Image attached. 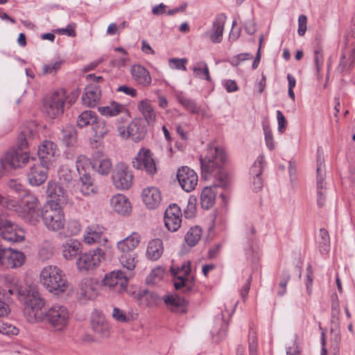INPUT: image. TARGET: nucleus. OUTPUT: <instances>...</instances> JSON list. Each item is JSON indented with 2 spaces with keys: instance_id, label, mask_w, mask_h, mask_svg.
Masks as SVG:
<instances>
[{
  "instance_id": "obj_1",
  "label": "nucleus",
  "mask_w": 355,
  "mask_h": 355,
  "mask_svg": "<svg viewBox=\"0 0 355 355\" xmlns=\"http://www.w3.org/2000/svg\"><path fill=\"white\" fill-rule=\"evenodd\" d=\"M202 177L207 180L214 176L220 181L221 187L227 186V176L223 168L227 162L226 155L222 148L213 145L208 146L207 153L200 158Z\"/></svg>"
},
{
  "instance_id": "obj_2",
  "label": "nucleus",
  "mask_w": 355,
  "mask_h": 355,
  "mask_svg": "<svg viewBox=\"0 0 355 355\" xmlns=\"http://www.w3.org/2000/svg\"><path fill=\"white\" fill-rule=\"evenodd\" d=\"M36 135V128L33 123L21 127L17 137V146L19 150H15L8 153L6 156V162L13 168L21 167L26 164L32 162L27 153L21 150L31 144Z\"/></svg>"
},
{
  "instance_id": "obj_3",
  "label": "nucleus",
  "mask_w": 355,
  "mask_h": 355,
  "mask_svg": "<svg viewBox=\"0 0 355 355\" xmlns=\"http://www.w3.org/2000/svg\"><path fill=\"white\" fill-rule=\"evenodd\" d=\"M40 282L46 290L58 295L66 291L69 286L64 273L55 266H47L42 270Z\"/></svg>"
},
{
  "instance_id": "obj_4",
  "label": "nucleus",
  "mask_w": 355,
  "mask_h": 355,
  "mask_svg": "<svg viewBox=\"0 0 355 355\" xmlns=\"http://www.w3.org/2000/svg\"><path fill=\"white\" fill-rule=\"evenodd\" d=\"M141 236L132 232L130 236L117 243V248L120 252L119 260L121 266L129 271L135 269L137 263V254L134 250L139 245Z\"/></svg>"
},
{
  "instance_id": "obj_5",
  "label": "nucleus",
  "mask_w": 355,
  "mask_h": 355,
  "mask_svg": "<svg viewBox=\"0 0 355 355\" xmlns=\"http://www.w3.org/2000/svg\"><path fill=\"white\" fill-rule=\"evenodd\" d=\"M76 168L79 174L77 181V188L80 192L85 196L96 194L98 192V187L94 184V180L89 173L91 168V161L85 155H80L76 162Z\"/></svg>"
},
{
  "instance_id": "obj_6",
  "label": "nucleus",
  "mask_w": 355,
  "mask_h": 355,
  "mask_svg": "<svg viewBox=\"0 0 355 355\" xmlns=\"http://www.w3.org/2000/svg\"><path fill=\"white\" fill-rule=\"evenodd\" d=\"M15 210L31 225H35L39 221L42 211L37 198L30 192H26L21 199V205Z\"/></svg>"
},
{
  "instance_id": "obj_7",
  "label": "nucleus",
  "mask_w": 355,
  "mask_h": 355,
  "mask_svg": "<svg viewBox=\"0 0 355 355\" xmlns=\"http://www.w3.org/2000/svg\"><path fill=\"white\" fill-rule=\"evenodd\" d=\"M49 230L57 232L64 227L65 220L62 209L58 202L51 201L42 208L41 216Z\"/></svg>"
},
{
  "instance_id": "obj_8",
  "label": "nucleus",
  "mask_w": 355,
  "mask_h": 355,
  "mask_svg": "<svg viewBox=\"0 0 355 355\" xmlns=\"http://www.w3.org/2000/svg\"><path fill=\"white\" fill-rule=\"evenodd\" d=\"M316 167V198L319 207H322L327 200V191L325 179V164L323 151L321 148H318Z\"/></svg>"
},
{
  "instance_id": "obj_9",
  "label": "nucleus",
  "mask_w": 355,
  "mask_h": 355,
  "mask_svg": "<svg viewBox=\"0 0 355 355\" xmlns=\"http://www.w3.org/2000/svg\"><path fill=\"white\" fill-rule=\"evenodd\" d=\"M44 319L55 330L62 331L68 324L69 313L66 306L55 304L46 311Z\"/></svg>"
},
{
  "instance_id": "obj_10",
  "label": "nucleus",
  "mask_w": 355,
  "mask_h": 355,
  "mask_svg": "<svg viewBox=\"0 0 355 355\" xmlns=\"http://www.w3.org/2000/svg\"><path fill=\"white\" fill-rule=\"evenodd\" d=\"M130 277L121 270L107 273L102 280V286L116 293L125 291Z\"/></svg>"
},
{
  "instance_id": "obj_11",
  "label": "nucleus",
  "mask_w": 355,
  "mask_h": 355,
  "mask_svg": "<svg viewBox=\"0 0 355 355\" xmlns=\"http://www.w3.org/2000/svg\"><path fill=\"white\" fill-rule=\"evenodd\" d=\"M104 250L98 247L82 254L76 261V266L80 271L91 270L99 266L104 259Z\"/></svg>"
},
{
  "instance_id": "obj_12",
  "label": "nucleus",
  "mask_w": 355,
  "mask_h": 355,
  "mask_svg": "<svg viewBox=\"0 0 355 355\" xmlns=\"http://www.w3.org/2000/svg\"><path fill=\"white\" fill-rule=\"evenodd\" d=\"M112 178V182L117 189L125 190L132 184L133 174L127 165L121 162L116 164Z\"/></svg>"
},
{
  "instance_id": "obj_13",
  "label": "nucleus",
  "mask_w": 355,
  "mask_h": 355,
  "mask_svg": "<svg viewBox=\"0 0 355 355\" xmlns=\"http://www.w3.org/2000/svg\"><path fill=\"white\" fill-rule=\"evenodd\" d=\"M66 100L65 89H60L52 94L49 100L45 103V110L51 118H55L64 112Z\"/></svg>"
},
{
  "instance_id": "obj_14",
  "label": "nucleus",
  "mask_w": 355,
  "mask_h": 355,
  "mask_svg": "<svg viewBox=\"0 0 355 355\" xmlns=\"http://www.w3.org/2000/svg\"><path fill=\"white\" fill-rule=\"evenodd\" d=\"M29 171L27 173L28 182L32 186H40L47 179L48 164H43L34 157L31 158Z\"/></svg>"
},
{
  "instance_id": "obj_15",
  "label": "nucleus",
  "mask_w": 355,
  "mask_h": 355,
  "mask_svg": "<svg viewBox=\"0 0 355 355\" xmlns=\"http://www.w3.org/2000/svg\"><path fill=\"white\" fill-rule=\"evenodd\" d=\"M22 295H25V311L29 313L31 318H35L37 312L44 306V300L37 291L31 288L23 291Z\"/></svg>"
},
{
  "instance_id": "obj_16",
  "label": "nucleus",
  "mask_w": 355,
  "mask_h": 355,
  "mask_svg": "<svg viewBox=\"0 0 355 355\" xmlns=\"http://www.w3.org/2000/svg\"><path fill=\"white\" fill-rule=\"evenodd\" d=\"M132 166L137 169L145 170L148 173L153 175L157 172L155 161L150 150L141 148L132 161Z\"/></svg>"
},
{
  "instance_id": "obj_17",
  "label": "nucleus",
  "mask_w": 355,
  "mask_h": 355,
  "mask_svg": "<svg viewBox=\"0 0 355 355\" xmlns=\"http://www.w3.org/2000/svg\"><path fill=\"white\" fill-rule=\"evenodd\" d=\"M119 135L123 138H131L134 141L137 142L144 138L146 131L137 119L132 120L127 126H119L118 128Z\"/></svg>"
},
{
  "instance_id": "obj_18",
  "label": "nucleus",
  "mask_w": 355,
  "mask_h": 355,
  "mask_svg": "<svg viewBox=\"0 0 355 355\" xmlns=\"http://www.w3.org/2000/svg\"><path fill=\"white\" fill-rule=\"evenodd\" d=\"M177 178L182 189L187 192L193 191L198 180L196 173L188 166L178 169Z\"/></svg>"
},
{
  "instance_id": "obj_19",
  "label": "nucleus",
  "mask_w": 355,
  "mask_h": 355,
  "mask_svg": "<svg viewBox=\"0 0 355 355\" xmlns=\"http://www.w3.org/2000/svg\"><path fill=\"white\" fill-rule=\"evenodd\" d=\"M84 241L89 245H105L107 239L104 234V228L98 225L88 226L85 231Z\"/></svg>"
},
{
  "instance_id": "obj_20",
  "label": "nucleus",
  "mask_w": 355,
  "mask_h": 355,
  "mask_svg": "<svg viewBox=\"0 0 355 355\" xmlns=\"http://www.w3.org/2000/svg\"><path fill=\"white\" fill-rule=\"evenodd\" d=\"M0 236L5 241L17 243L24 240V232L18 228L17 225L10 222L0 229Z\"/></svg>"
},
{
  "instance_id": "obj_21",
  "label": "nucleus",
  "mask_w": 355,
  "mask_h": 355,
  "mask_svg": "<svg viewBox=\"0 0 355 355\" xmlns=\"http://www.w3.org/2000/svg\"><path fill=\"white\" fill-rule=\"evenodd\" d=\"M91 328L101 338H107L110 335L108 324L104 315L99 311H95L92 313Z\"/></svg>"
},
{
  "instance_id": "obj_22",
  "label": "nucleus",
  "mask_w": 355,
  "mask_h": 355,
  "mask_svg": "<svg viewBox=\"0 0 355 355\" xmlns=\"http://www.w3.org/2000/svg\"><path fill=\"white\" fill-rule=\"evenodd\" d=\"M58 153V149L57 146L53 141H45L38 148V161L43 163V164L49 165Z\"/></svg>"
},
{
  "instance_id": "obj_23",
  "label": "nucleus",
  "mask_w": 355,
  "mask_h": 355,
  "mask_svg": "<svg viewBox=\"0 0 355 355\" xmlns=\"http://www.w3.org/2000/svg\"><path fill=\"white\" fill-rule=\"evenodd\" d=\"M142 200L146 206L150 209L157 208L162 202V194L159 189L150 187L143 189Z\"/></svg>"
},
{
  "instance_id": "obj_24",
  "label": "nucleus",
  "mask_w": 355,
  "mask_h": 355,
  "mask_svg": "<svg viewBox=\"0 0 355 355\" xmlns=\"http://www.w3.org/2000/svg\"><path fill=\"white\" fill-rule=\"evenodd\" d=\"M110 205L115 212L122 216L128 215L132 211L130 202L123 194L113 196L110 199Z\"/></svg>"
},
{
  "instance_id": "obj_25",
  "label": "nucleus",
  "mask_w": 355,
  "mask_h": 355,
  "mask_svg": "<svg viewBox=\"0 0 355 355\" xmlns=\"http://www.w3.org/2000/svg\"><path fill=\"white\" fill-rule=\"evenodd\" d=\"M64 184H61L60 182L56 183L55 182H49L46 193L47 195L59 203H65L67 201L68 191Z\"/></svg>"
},
{
  "instance_id": "obj_26",
  "label": "nucleus",
  "mask_w": 355,
  "mask_h": 355,
  "mask_svg": "<svg viewBox=\"0 0 355 355\" xmlns=\"http://www.w3.org/2000/svg\"><path fill=\"white\" fill-rule=\"evenodd\" d=\"M101 90L100 87L96 84L87 85L82 96L83 103L88 107H94L100 101Z\"/></svg>"
},
{
  "instance_id": "obj_27",
  "label": "nucleus",
  "mask_w": 355,
  "mask_h": 355,
  "mask_svg": "<svg viewBox=\"0 0 355 355\" xmlns=\"http://www.w3.org/2000/svg\"><path fill=\"white\" fill-rule=\"evenodd\" d=\"M226 17L224 14L218 15L213 22L212 27L207 33L213 43H220L223 40V33Z\"/></svg>"
},
{
  "instance_id": "obj_28",
  "label": "nucleus",
  "mask_w": 355,
  "mask_h": 355,
  "mask_svg": "<svg viewBox=\"0 0 355 355\" xmlns=\"http://www.w3.org/2000/svg\"><path fill=\"white\" fill-rule=\"evenodd\" d=\"M98 112L101 115L106 117L117 116L120 113L122 114V119L128 118V110L124 105L116 102H111L106 106L98 107Z\"/></svg>"
},
{
  "instance_id": "obj_29",
  "label": "nucleus",
  "mask_w": 355,
  "mask_h": 355,
  "mask_svg": "<svg viewBox=\"0 0 355 355\" xmlns=\"http://www.w3.org/2000/svg\"><path fill=\"white\" fill-rule=\"evenodd\" d=\"M132 78L144 87H148L151 84V76L149 71L140 64H135L131 68Z\"/></svg>"
},
{
  "instance_id": "obj_30",
  "label": "nucleus",
  "mask_w": 355,
  "mask_h": 355,
  "mask_svg": "<svg viewBox=\"0 0 355 355\" xmlns=\"http://www.w3.org/2000/svg\"><path fill=\"white\" fill-rule=\"evenodd\" d=\"M219 184L220 181H218L213 186L206 187L202 191L200 202L203 209H209L214 205L216 195V189L218 187H222Z\"/></svg>"
},
{
  "instance_id": "obj_31",
  "label": "nucleus",
  "mask_w": 355,
  "mask_h": 355,
  "mask_svg": "<svg viewBox=\"0 0 355 355\" xmlns=\"http://www.w3.org/2000/svg\"><path fill=\"white\" fill-rule=\"evenodd\" d=\"M76 170H73L67 164L62 165L58 171L60 184H64L65 187L73 186L76 181Z\"/></svg>"
},
{
  "instance_id": "obj_32",
  "label": "nucleus",
  "mask_w": 355,
  "mask_h": 355,
  "mask_svg": "<svg viewBox=\"0 0 355 355\" xmlns=\"http://www.w3.org/2000/svg\"><path fill=\"white\" fill-rule=\"evenodd\" d=\"M164 247L162 241L159 239H153L149 241L146 255L151 261L158 260L163 254Z\"/></svg>"
},
{
  "instance_id": "obj_33",
  "label": "nucleus",
  "mask_w": 355,
  "mask_h": 355,
  "mask_svg": "<svg viewBox=\"0 0 355 355\" xmlns=\"http://www.w3.org/2000/svg\"><path fill=\"white\" fill-rule=\"evenodd\" d=\"M80 243L76 239H69L62 244V254L66 259H73L80 252Z\"/></svg>"
},
{
  "instance_id": "obj_34",
  "label": "nucleus",
  "mask_w": 355,
  "mask_h": 355,
  "mask_svg": "<svg viewBox=\"0 0 355 355\" xmlns=\"http://www.w3.org/2000/svg\"><path fill=\"white\" fill-rule=\"evenodd\" d=\"M164 300L171 311L178 313L186 312L187 302L184 298L174 295H166Z\"/></svg>"
},
{
  "instance_id": "obj_35",
  "label": "nucleus",
  "mask_w": 355,
  "mask_h": 355,
  "mask_svg": "<svg viewBox=\"0 0 355 355\" xmlns=\"http://www.w3.org/2000/svg\"><path fill=\"white\" fill-rule=\"evenodd\" d=\"M137 107L148 124L151 125L155 121L156 112L149 100L144 99L138 103Z\"/></svg>"
},
{
  "instance_id": "obj_36",
  "label": "nucleus",
  "mask_w": 355,
  "mask_h": 355,
  "mask_svg": "<svg viewBox=\"0 0 355 355\" xmlns=\"http://www.w3.org/2000/svg\"><path fill=\"white\" fill-rule=\"evenodd\" d=\"M316 243L321 254H327L330 249V239L327 230L320 229L315 236Z\"/></svg>"
},
{
  "instance_id": "obj_37",
  "label": "nucleus",
  "mask_w": 355,
  "mask_h": 355,
  "mask_svg": "<svg viewBox=\"0 0 355 355\" xmlns=\"http://www.w3.org/2000/svg\"><path fill=\"white\" fill-rule=\"evenodd\" d=\"M202 230L200 226L191 227L184 236L185 243L190 247L195 246L202 237Z\"/></svg>"
},
{
  "instance_id": "obj_38",
  "label": "nucleus",
  "mask_w": 355,
  "mask_h": 355,
  "mask_svg": "<svg viewBox=\"0 0 355 355\" xmlns=\"http://www.w3.org/2000/svg\"><path fill=\"white\" fill-rule=\"evenodd\" d=\"M97 116L96 113L93 111H84L78 116L76 121L77 126L80 128L87 125L92 126L94 123L96 122V120H97Z\"/></svg>"
},
{
  "instance_id": "obj_39",
  "label": "nucleus",
  "mask_w": 355,
  "mask_h": 355,
  "mask_svg": "<svg viewBox=\"0 0 355 355\" xmlns=\"http://www.w3.org/2000/svg\"><path fill=\"white\" fill-rule=\"evenodd\" d=\"M61 139L66 146H73L77 141V132L76 128L71 125H67L62 130Z\"/></svg>"
},
{
  "instance_id": "obj_40",
  "label": "nucleus",
  "mask_w": 355,
  "mask_h": 355,
  "mask_svg": "<svg viewBox=\"0 0 355 355\" xmlns=\"http://www.w3.org/2000/svg\"><path fill=\"white\" fill-rule=\"evenodd\" d=\"M137 295L141 303H143L148 306L156 305L159 300V296L157 293L148 290L141 291Z\"/></svg>"
},
{
  "instance_id": "obj_41",
  "label": "nucleus",
  "mask_w": 355,
  "mask_h": 355,
  "mask_svg": "<svg viewBox=\"0 0 355 355\" xmlns=\"http://www.w3.org/2000/svg\"><path fill=\"white\" fill-rule=\"evenodd\" d=\"M194 284V277L189 276H178V280H175L174 286L175 289H182L184 292H189L192 290Z\"/></svg>"
},
{
  "instance_id": "obj_42",
  "label": "nucleus",
  "mask_w": 355,
  "mask_h": 355,
  "mask_svg": "<svg viewBox=\"0 0 355 355\" xmlns=\"http://www.w3.org/2000/svg\"><path fill=\"white\" fill-rule=\"evenodd\" d=\"M92 131L94 132V137L96 139L103 138L109 132V127L106 123L97 117V120L92 126Z\"/></svg>"
},
{
  "instance_id": "obj_43",
  "label": "nucleus",
  "mask_w": 355,
  "mask_h": 355,
  "mask_svg": "<svg viewBox=\"0 0 355 355\" xmlns=\"http://www.w3.org/2000/svg\"><path fill=\"white\" fill-rule=\"evenodd\" d=\"M193 71L195 76L207 81L211 80L209 68L205 62H199L196 63L193 66Z\"/></svg>"
},
{
  "instance_id": "obj_44",
  "label": "nucleus",
  "mask_w": 355,
  "mask_h": 355,
  "mask_svg": "<svg viewBox=\"0 0 355 355\" xmlns=\"http://www.w3.org/2000/svg\"><path fill=\"white\" fill-rule=\"evenodd\" d=\"M112 164L110 159L102 158L100 160L94 161L91 168H97V171L101 175H107L110 173Z\"/></svg>"
},
{
  "instance_id": "obj_45",
  "label": "nucleus",
  "mask_w": 355,
  "mask_h": 355,
  "mask_svg": "<svg viewBox=\"0 0 355 355\" xmlns=\"http://www.w3.org/2000/svg\"><path fill=\"white\" fill-rule=\"evenodd\" d=\"M339 313L340 307L337 296L331 300V329H337L339 328Z\"/></svg>"
},
{
  "instance_id": "obj_46",
  "label": "nucleus",
  "mask_w": 355,
  "mask_h": 355,
  "mask_svg": "<svg viewBox=\"0 0 355 355\" xmlns=\"http://www.w3.org/2000/svg\"><path fill=\"white\" fill-rule=\"evenodd\" d=\"M170 271L172 275L178 280V276H189L190 275V261H184L180 267L173 266Z\"/></svg>"
},
{
  "instance_id": "obj_47",
  "label": "nucleus",
  "mask_w": 355,
  "mask_h": 355,
  "mask_svg": "<svg viewBox=\"0 0 355 355\" xmlns=\"http://www.w3.org/2000/svg\"><path fill=\"white\" fill-rule=\"evenodd\" d=\"M53 254V246L48 241L43 242L40 248L38 256L42 261L49 259Z\"/></svg>"
},
{
  "instance_id": "obj_48",
  "label": "nucleus",
  "mask_w": 355,
  "mask_h": 355,
  "mask_svg": "<svg viewBox=\"0 0 355 355\" xmlns=\"http://www.w3.org/2000/svg\"><path fill=\"white\" fill-rule=\"evenodd\" d=\"M181 222V217L164 215L165 226L169 231H177L180 227Z\"/></svg>"
},
{
  "instance_id": "obj_49",
  "label": "nucleus",
  "mask_w": 355,
  "mask_h": 355,
  "mask_svg": "<svg viewBox=\"0 0 355 355\" xmlns=\"http://www.w3.org/2000/svg\"><path fill=\"white\" fill-rule=\"evenodd\" d=\"M264 157L260 155L257 157L251 168H250V175L252 177L259 176L263 171Z\"/></svg>"
},
{
  "instance_id": "obj_50",
  "label": "nucleus",
  "mask_w": 355,
  "mask_h": 355,
  "mask_svg": "<svg viewBox=\"0 0 355 355\" xmlns=\"http://www.w3.org/2000/svg\"><path fill=\"white\" fill-rule=\"evenodd\" d=\"M62 61H56L54 62H51L47 64H44L42 66V76L46 74H52L56 73V71L60 68L62 65Z\"/></svg>"
},
{
  "instance_id": "obj_51",
  "label": "nucleus",
  "mask_w": 355,
  "mask_h": 355,
  "mask_svg": "<svg viewBox=\"0 0 355 355\" xmlns=\"http://www.w3.org/2000/svg\"><path fill=\"white\" fill-rule=\"evenodd\" d=\"M314 62L318 74V78L320 79L321 77L320 75V71L323 67L324 63L323 53L320 48L315 49L314 51Z\"/></svg>"
},
{
  "instance_id": "obj_52",
  "label": "nucleus",
  "mask_w": 355,
  "mask_h": 355,
  "mask_svg": "<svg viewBox=\"0 0 355 355\" xmlns=\"http://www.w3.org/2000/svg\"><path fill=\"white\" fill-rule=\"evenodd\" d=\"M178 101L181 105H182L189 111L195 113L197 112V106L195 102L186 97H180Z\"/></svg>"
},
{
  "instance_id": "obj_53",
  "label": "nucleus",
  "mask_w": 355,
  "mask_h": 355,
  "mask_svg": "<svg viewBox=\"0 0 355 355\" xmlns=\"http://www.w3.org/2000/svg\"><path fill=\"white\" fill-rule=\"evenodd\" d=\"M8 185L9 188L13 191L19 193H21L22 196H24L26 192H28V191L25 190L24 186L21 183L20 181L17 180H10L8 182Z\"/></svg>"
},
{
  "instance_id": "obj_54",
  "label": "nucleus",
  "mask_w": 355,
  "mask_h": 355,
  "mask_svg": "<svg viewBox=\"0 0 355 355\" xmlns=\"http://www.w3.org/2000/svg\"><path fill=\"white\" fill-rule=\"evenodd\" d=\"M67 231L71 235H76L80 231V224L78 220H69L67 224Z\"/></svg>"
},
{
  "instance_id": "obj_55",
  "label": "nucleus",
  "mask_w": 355,
  "mask_h": 355,
  "mask_svg": "<svg viewBox=\"0 0 355 355\" xmlns=\"http://www.w3.org/2000/svg\"><path fill=\"white\" fill-rule=\"evenodd\" d=\"M112 317L118 322H127L129 321V317L122 310L119 308H114L112 311Z\"/></svg>"
},
{
  "instance_id": "obj_56",
  "label": "nucleus",
  "mask_w": 355,
  "mask_h": 355,
  "mask_svg": "<svg viewBox=\"0 0 355 355\" xmlns=\"http://www.w3.org/2000/svg\"><path fill=\"white\" fill-rule=\"evenodd\" d=\"M290 279V275L288 273L284 272L282 275V279L279 284L278 295L279 296L284 295L286 292V285Z\"/></svg>"
},
{
  "instance_id": "obj_57",
  "label": "nucleus",
  "mask_w": 355,
  "mask_h": 355,
  "mask_svg": "<svg viewBox=\"0 0 355 355\" xmlns=\"http://www.w3.org/2000/svg\"><path fill=\"white\" fill-rule=\"evenodd\" d=\"M19 330L12 324L8 323H3L1 326L0 333L6 335H17Z\"/></svg>"
},
{
  "instance_id": "obj_58",
  "label": "nucleus",
  "mask_w": 355,
  "mask_h": 355,
  "mask_svg": "<svg viewBox=\"0 0 355 355\" xmlns=\"http://www.w3.org/2000/svg\"><path fill=\"white\" fill-rule=\"evenodd\" d=\"M277 119L278 123V131L281 133L284 132L286 129L287 121L282 112L279 110L277 111Z\"/></svg>"
},
{
  "instance_id": "obj_59",
  "label": "nucleus",
  "mask_w": 355,
  "mask_h": 355,
  "mask_svg": "<svg viewBox=\"0 0 355 355\" xmlns=\"http://www.w3.org/2000/svg\"><path fill=\"white\" fill-rule=\"evenodd\" d=\"M76 24H70L67 25V26L64 28H59L56 30V33L59 34H66L70 37H75L76 35Z\"/></svg>"
},
{
  "instance_id": "obj_60",
  "label": "nucleus",
  "mask_w": 355,
  "mask_h": 355,
  "mask_svg": "<svg viewBox=\"0 0 355 355\" xmlns=\"http://www.w3.org/2000/svg\"><path fill=\"white\" fill-rule=\"evenodd\" d=\"M307 17L305 15H300L298 18V30L299 35L303 36L306 31Z\"/></svg>"
},
{
  "instance_id": "obj_61",
  "label": "nucleus",
  "mask_w": 355,
  "mask_h": 355,
  "mask_svg": "<svg viewBox=\"0 0 355 355\" xmlns=\"http://www.w3.org/2000/svg\"><path fill=\"white\" fill-rule=\"evenodd\" d=\"M164 215L181 217L182 212L180 207L176 204H173L169 205L166 209Z\"/></svg>"
},
{
  "instance_id": "obj_62",
  "label": "nucleus",
  "mask_w": 355,
  "mask_h": 355,
  "mask_svg": "<svg viewBox=\"0 0 355 355\" xmlns=\"http://www.w3.org/2000/svg\"><path fill=\"white\" fill-rule=\"evenodd\" d=\"M265 140L268 148L272 150L275 148L273 137L270 130L266 127L264 128Z\"/></svg>"
},
{
  "instance_id": "obj_63",
  "label": "nucleus",
  "mask_w": 355,
  "mask_h": 355,
  "mask_svg": "<svg viewBox=\"0 0 355 355\" xmlns=\"http://www.w3.org/2000/svg\"><path fill=\"white\" fill-rule=\"evenodd\" d=\"M116 91L123 92L126 95L130 96L132 97H135L137 95V90L135 89L125 85L119 86Z\"/></svg>"
},
{
  "instance_id": "obj_64",
  "label": "nucleus",
  "mask_w": 355,
  "mask_h": 355,
  "mask_svg": "<svg viewBox=\"0 0 355 355\" xmlns=\"http://www.w3.org/2000/svg\"><path fill=\"white\" fill-rule=\"evenodd\" d=\"M300 351L295 341L291 340L290 344H287L286 355H299Z\"/></svg>"
}]
</instances>
